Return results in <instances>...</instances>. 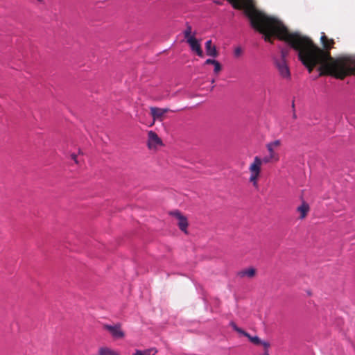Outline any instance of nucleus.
Masks as SVG:
<instances>
[{
	"label": "nucleus",
	"instance_id": "obj_1",
	"mask_svg": "<svg viewBox=\"0 0 355 355\" xmlns=\"http://www.w3.org/2000/svg\"><path fill=\"white\" fill-rule=\"evenodd\" d=\"M240 8L250 21L253 28L264 35L266 42L273 43L272 36L286 42L298 52L299 60L311 73L314 67L318 68L320 76L330 75L343 80L345 77L355 75V57H331L330 50L335 42L321 33L320 42L323 49L318 46L313 40L299 32H290L286 26L277 18L269 17L257 10L253 0H238Z\"/></svg>",
	"mask_w": 355,
	"mask_h": 355
},
{
	"label": "nucleus",
	"instance_id": "obj_2",
	"mask_svg": "<svg viewBox=\"0 0 355 355\" xmlns=\"http://www.w3.org/2000/svg\"><path fill=\"white\" fill-rule=\"evenodd\" d=\"M259 160L258 161V159H257L256 161L252 162L249 166L250 173L249 180L256 188L258 187V180L261 171V169L259 168Z\"/></svg>",
	"mask_w": 355,
	"mask_h": 355
},
{
	"label": "nucleus",
	"instance_id": "obj_3",
	"mask_svg": "<svg viewBox=\"0 0 355 355\" xmlns=\"http://www.w3.org/2000/svg\"><path fill=\"white\" fill-rule=\"evenodd\" d=\"M275 67L277 68L279 76L284 78L288 80L291 78V72L288 66L287 61L282 60H273Z\"/></svg>",
	"mask_w": 355,
	"mask_h": 355
},
{
	"label": "nucleus",
	"instance_id": "obj_4",
	"mask_svg": "<svg viewBox=\"0 0 355 355\" xmlns=\"http://www.w3.org/2000/svg\"><path fill=\"white\" fill-rule=\"evenodd\" d=\"M170 214L174 216L178 220V225L179 228L187 234L188 220L187 218L181 214L178 210L171 211Z\"/></svg>",
	"mask_w": 355,
	"mask_h": 355
},
{
	"label": "nucleus",
	"instance_id": "obj_5",
	"mask_svg": "<svg viewBox=\"0 0 355 355\" xmlns=\"http://www.w3.org/2000/svg\"><path fill=\"white\" fill-rule=\"evenodd\" d=\"M103 329L109 331L114 338H122L125 336V334L121 330V325L119 324L115 325L104 324Z\"/></svg>",
	"mask_w": 355,
	"mask_h": 355
},
{
	"label": "nucleus",
	"instance_id": "obj_6",
	"mask_svg": "<svg viewBox=\"0 0 355 355\" xmlns=\"http://www.w3.org/2000/svg\"><path fill=\"white\" fill-rule=\"evenodd\" d=\"M230 326L233 328L234 331L238 332L239 334L248 338V339L252 342V343L255 345H260L261 343V340L258 336H251L248 332L245 331L241 328L237 327V325L234 322H232L230 323Z\"/></svg>",
	"mask_w": 355,
	"mask_h": 355
},
{
	"label": "nucleus",
	"instance_id": "obj_7",
	"mask_svg": "<svg viewBox=\"0 0 355 355\" xmlns=\"http://www.w3.org/2000/svg\"><path fill=\"white\" fill-rule=\"evenodd\" d=\"M148 147L150 149L155 148L157 146L162 145L161 139L158 137L157 134L150 130L148 132Z\"/></svg>",
	"mask_w": 355,
	"mask_h": 355
},
{
	"label": "nucleus",
	"instance_id": "obj_8",
	"mask_svg": "<svg viewBox=\"0 0 355 355\" xmlns=\"http://www.w3.org/2000/svg\"><path fill=\"white\" fill-rule=\"evenodd\" d=\"M281 146V141L279 139L275 140L266 144V148L271 155V157H275V162L279 159V155L275 152V149Z\"/></svg>",
	"mask_w": 355,
	"mask_h": 355
},
{
	"label": "nucleus",
	"instance_id": "obj_9",
	"mask_svg": "<svg viewBox=\"0 0 355 355\" xmlns=\"http://www.w3.org/2000/svg\"><path fill=\"white\" fill-rule=\"evenodd\" d=\"M169 111L168 108L150 107V114L154 121H162L164 115Z\"/></svg>",
	"mask_w": 355,
	"mask_h": 355
},
{
	"label": "nucleus",
	"instance_id": "obj_10",
	"mask_svg": "<svg viewBox=\"0 0 355 355\" xmlns=\"http://www.w3.org/2000/svg\"><path fill=\"white\" fill-rule=\"evenodd\" d=\"M187 42L189 44L191 50L195 51L198 55L202 57L203 52L201 46L196 37H190L187 40Z\"/></svg>",
	"mask_w": 355,
	"mask_h": 355
},
{
	"label": "nucleus",
	"instance_id": "obj_11",
	"mask_svg": "<svg viewBox=\"0 0 355 355\" xmlns=\"http://www.w3.org/2000/svg\"><path fill=\"white\" fill-rule=\"evenodd\" d=\"M296 210L300 214L299 218L302 220L306 217L310 211V207L306 202L303 200L302 204L297 207Z\"/></svg>",
	"mask_w": 355,
	"mask_h": 355
},
{
	"label": "nucleus",
	"instance_id": "obj_12",
	"mask_svg": "<svg viewBox=\"0 0 355 355\" xmlns=\"http://www.w3.org/2000/svg\"><path fill=\"white\" fill-rule=\"evenodd\" d=\"M257 274V270L254 268H248L239 271L237 275L241 278L248 277L252 279L255 277Z\"/></svg>",
	"mask_w": 355,
	"mask_h": 355
},
{
	"label": "nucleus",
	"instance_id": "obj_13",
	"mask_svg": "<svg viewBox=\"0 0 355 355\" xmlns=\"http://www.w3.org/2000/svg\"><path fill=\"white\" fill-rule=\"evenodd\" d=\"M205 49L207 55L211 57H216L218 55L216 48L213 45L211 40H207L205 42Z\"/></svg>",
	"mask_w": 355,
	"mask_h": 355
},
{
	"label": "nucleus",
	"instance_id": "obj_14",
	"mask_svg": "<svg viewBox=\"0 0 355 355\" xmlns=\"http://www.w3.org/2000/svg\"><path fill=\"white\" fill-rule=\"evenodd\" d=\"M98 354L99 355H120V354L114 351L110 348L108 347H101L98 349Z\"/></svg>",
	"mask_w": 355,
	"mask_h": 355
},
{
	"label": "nucleus",
	"instance_id": "obj_15",
	"mask_svg": "<svg viewBox=\"0 0 355 355\" xmlns=\"http://www.w3.org/2000/svg\"><path fill=\"white\" fill-rule=\"evenodd\" d=\"M257 159H258V161L259 160V168L261 169L263 164H267L270 162L275 161V157H271L270 155L263 157V159L260 158L259 156H256L254 157L253 162H255Z\"/></svg>",
	"mask_w": 355,
	"mask_h": 355
},
{
	"label": "nucleus",
	"instance_id": "obj_16",
	"mask_svg": "<svg viewBox=\"0 0 355 355\" xmlns=\"http://www.w3.org/2000/svg\"><path fill=\"white\" fill-rule=\"evenodd\" d=\"M289 54V50L288 49H282L280 51V56L275 57L273 60H282L284 61H287V57Z\"/></svg>",
	"mask_w": 355,
	"mask_h": 355
},
{
	"label": "nucleus",
	"instance_id": "obj_17",
	"mask_svg": "<svg viewBox=\"0 0 355 355\" xmlns=\"http://www.w3.org/2000/svg\"><path fill=\"white\" fill-rule=\"evenodd\" d=\"M191 32H192L191 26L189 24H187L186 29L184 31V37L187 39V40L190 37H195L194 35H191Z\"/></svg>",
	"mask_w": 355,
	"mask_h": 355
},
{
	"label": "nucleus",
	"instance_id": "obj_18",
	"mask_svg": "<svg viewBox=\"0 0 355 355\" xmlns=\"http://www.w3.org/2000/svg\"><path fill=\"white\" fill-rule=\"evenodd\" d=\"M214 73H218L221 69H222V67H221V64H220V62L218 61H217L214 64Z\"/></svg>",
	"mask_w": 355,
	"mask_h": 355
},
{
	"label": "nucleus",
	"instance_id": "obj_19",
	"mask_svg": "<svg viewBox=\"0 0 355 355\" xmlns=\"http://www.w3.org/2000/svg\"><path fill=\"white\" fill-rule=\"evenodd\" d=\"M234 8H240L241 6L239 3L238 0H227Z\"/></svg>",
	"mask_w": 355,
	"mask_h": 355
},
{
	"label": "nucleus",
	"instance_id": "obj_20",
	"mask_svg": "<svg viewBox=\"0 0 355 355\" xmlns=\"http://www.w3.org/2000/svg\"><path fill=\"white\" fill-rule=\"evenodd\" d=\"M156 352H157V350H155L154 349H149L144 350L143 354L144 355H155Z\"/></svg>",
	"mask_w": 355,
	"mask_h": 355
},
{
	"label": "nucleus",
	"instance_id": "obj_21",
	"mask_svg": "<svg viewBox=\"0 0 355 355\" xmlns=\"http://www.w3.org/2000/svg\"><path fill=\"white\" fill-rule=\"evenodd\" d=\"M243 53V49L241 47L238 46L234 49V55L236 57H239Z\"/></svg>",
	"mask_w": 355,
	"mask_h": 355
},
{
	"label": "nucleus",
	"instance_id": "obj_22",
	"mask_svg": "<svg viewBox=\"0 0 355 355\" xmlns=\"http://www.w3.org/2000/svg\"><path fill=\"white\" fill-rule=\"evenodd\" d=\"M216 62H217V60H216L207 59L205 61V64H213L214 65Z\"/></svg>",
	"mask_w": 355,
	"mask_h": 355
},
{
	"label": "nucleus",
	"instance_id": "obj_23",
	"mask_svg": "<svg viewBox=\"0 0 355 355\" xmlns=\"http://www.w3.org/2000/svg\"><path fill=\"white\" fill-rule=\"evenodd\" d=\"M260 345H262L264 347L265 349H268L270 347V343L268 342H266V341L261 340V343Z\"/></svg>",
	"mask_w": 355,
	"mask_h": 355
},
{
	"label": "nucleus",
	"instance_id": "obj_24",
	"mask_svg": "<svg viewBox=\"0 0 355 355\" xmlns=\"http://www.w3.org/2000/svg\"><path fill=\"white\" fill-rule=\"evenodd\" d=\"M71 158L75 162L76 164H78V161L77 159V155L74 153L71 155Z\"/></svg>",
	"mask_w": 355,
	"mask_h": 355
},
{
	"label": "nucleus",
	"instance_id": "obj_25",
	"mask_svg": "<svg viewBox=\"0 0 355 355\" xmlns=\"http://www.w3.org/2000/svg\"><path fill=\"white\" fill-rule=\"evenodd\" d=\"M133 355H144L143 351L137 349L135 352L133 354Z\"/></svg>",
	"mask_w": 355,
	"mask_h": 355
},
{
	"label": "nucleus",
	"instance_id": "obj_26",
	"mask_svg": "<svg viewBox=\"0 0 355 355\" xmlns=\"http://www.w3.org/2000/svg\"><path fill=\"white\" fill-rule=\"evenodd\" d=\"M214 3L218 4V5H222V2L220 1H215Z\"/></svg>",
	"mask_w": 355,
	"mask_h": 355
},
{
	"label": "nucleus",
	"instance_id": "obj_27",
	"mask_svg": "<svg viewBox=\"0 0 355 355\" xmlns=\"http://www.w3.org/2000/svg\"><path fill=\"white\" fill-rule=\"evenodd\" d=\"M263 355H268V350L266 349Z\"/></svg>",
	"mask_w": 355,
	"mask_h": 355
},
{
	"label": "nucleus",
	"instance_id": "obj_28",
	"mask_svg": "<svg viewBox=\"0 0 355 355\" xmlns=\"http://www.w3.org/2000/svg\"><path fill=\"white\" fill-rule=\"evenodd\" d=\"M293 118H296V115L295 113L293 114Z\"/></svg>",
	"mask_w": 355,
	"mask_h": 355
}]
</instances>
